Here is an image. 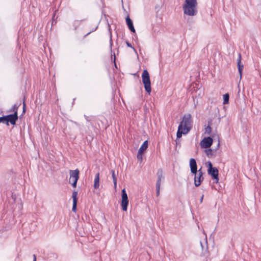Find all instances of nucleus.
<instances>
[{
  "label": "nucleus",
  "mask_w": 261,
  "mask_h": 261,
  "mask_svg": "<svg viewBox=\"0 0 261 261\" xmlns=\"http://www.w3.org/2000/svg\"><path fill=\"white\" fill-rule=\"evenodd\" d=\"M189 166L191 173L195 175L194 185L195 187H197L201 185L204 179L202 167H201L199 170H197V163L195 159L194 158L190 159Z\"/></svg>",
  "instance_id": "obj_1"
},
{
  "label": "nucleus",
  "mask_w": 261,
  "mask_h": 261,
  "mask_svg": "<svg viewBox=\"0 0 261 261\" xmlns=\"http://www.w3.org/2000/svg\"><path fill=\"white\" fill-rule=\"evenodd\" d=\"M197 6V0H185L182 6L184 14L190 16L196 15L198 13Z\"/></svg>",
  "instance_id": "obj_2"
},
{
  "label": "nucleus",
  "mask_w": 261,
  "mask_h": 261,
  "mask_svg": "<svg viewBox=\"0 0 261 261\" xmlns=\"http://www.w3.org/2000/svg\"><path fill=\"white\" fill-rule=\"evenodd\" d=\"M193 120L190 114H185L183 117L181 121L179 124H181L184 130H187V132H189L192 127Z\"/></svg>",
  "instance_id": "obj_3"
},
{
  "label": "nucleus",
  "mask_w": 261,
  "mask_h": 261,
  "mask_svg": "<svg viewBox=\"0 0 261 261\" xmlns=\"http://www.w3.org/2000/svg\"><path fill=\"white\" fill-rule=\"evenodd\" d=\"M142 83L146 92L149 94L151 91L149 74L147 70H144L142 74Z\"/></svg>",
  "instance_id": "obj_4"
},
{
  "label": "nucleus",
  "mask_w": 261,
  "mask_h": 261,
  "mask_svg": "<svg viewBox=\"0 0 261 261\" xmlns=\"http://www.w3.org/2000/svg\"><path fill=\"white\" fill-rule=\"evenodd\" d=\"M79 173L80 171L78 169L73 170H70L69 171V182L74 188L76 187L77 182L79 179Z\"/></svg>",
  "instance_id": "obj_5"
},
{
  "label": "nucleus",
  "mask_w": 261,
  "mask_h": 261,
  "mask_svg": "<svg viewBox=\"0 0 261 261\" xmlns=\"http://www.w3.org/2000/svg\"><path fill=\"white\" fill-rule=\"evenodd\" d=\"M129 200L127 197V194L126 192L125 189H123L121 191V205L122 209L123 211H127V206L128 205Z\"/></svg>",
  "instance_id": "obj_6"
},
{
  "label": "nucleus",
  "mask_w": 261,
  "mask_h": 261,
  "mask_svg": "<svg viewBox=\"0 0 261 261\" xmlns=\"http://www.w3.org/2000/svg\"><path fill=\"white\" fill-rule=\"evenodd\" d=\"M207 174L211 176L214 182L218 183L219 182V171L216 167L207 169Z\"/></svg>",
  "instance_id": "obj_7"
},
{
  "label": "nucleus",
  "mask_w": 261,
  "mask_h": 261,
  "mask_svg": "<svg viewBox=\"0 0 261 261\" xmlns=\"http://www.w3.org/2000/svg\"><path fill=\"white\" fill-rule=\"evenodd\" d=\"M213 143V139L211 137H204L200 143L202 148H208L210 147Z\"/></svg>",
  "instance_id": "obj_8"
},
{
  "label": "nucleus",
  "mask_w": 261,
  "mask_h": 261,
  "mask_svg": "<svg viewBox=\"0 0 261 261\" xmlns=\"http://www.w3.org/2000/svg\"><path fill=\"white\" fill-rule=\"evenodd\" d=\"M9 124L10 123L12 125H15L17 120H18V113L17 111L13 113V114H9L6 115Z\"/></svg>",
  "instance_id": "obj_9"
},
{
  "label": "nucleus",
  "mask_w": 261,
  "mask_h": 261,
  "mask_svg": "<svg viewBox=\"0 0 261 261\" xmlns=\"http://www.w3.org/2000/svg\"><path fill=\"white\" fill-rule=\"evenodd\" d=\"M157 180L155 187L160 186L162 180H164L163 171L162 168H159L156 173Z\"/></svg>",
  "instance_id": "obj_10"
},
{
  "label": "nucleus",
  "mask_w": 261,
  "mask_h": 261,
  "mask_svg": "<svg viewBox=\"0 0 261 261\" xmlns=\"http://www.w3.org/2000/svg\"><path fill=\"white\" fill-rule=\"evenodd\" d=\"M237 66L240 79H241L242 76L244 65L241 63V55L240 54H239L238 58L237 59Z\"/></svg>",
  "instance_id": "obj_11"
},
{
  "label": "nucleus",
  "mask_w": 261,
  "mask_h": 261,
  "mask_svg": "<svg viewBox=\"0 0 261 261\" xmlns=\"http://www.w3.org/2000/svg\"><path fill=\"white\" fill-rule=\"evenodd\" d=\"M125 21L126 24L130 32L136 34V31L134 27L133 22L132 19L130 18L129 15H128L126 18Z\"/></svg>",
  "instance_id": "obj_12"
},
{
  "label": "nucleus",
  "mask_w": 261,
  "mask_h": 261,
  "mask_svg": "<svg viewBox=\"0 0 261 261\" xmlns=\"http://www.w3.org/2000/svg\"><path fill=\"white\" fill-rule=\"evenodd\" d=\"M188 132H187V130H184L182 128L181 124H179L178 126V130L176 133L177 139H179L181 137L182 134H187Z\"/></svg>",
  "instance_id": "obj_13"
},
{
  "label": "nucleus",
  "mask_w": 261,
  "mask_h": 261,
  "mask_svg": "<svg viewBox=\"0 0 261 261\" xmlns=\"http://www.w3.org/2000/svg\"><path fill=\"white\" fill-rule=\"evenodd\" d=\"M93 187L95 189H98L99 187V173L98 172L95 175Z\"/></svg>",
  "instance_id": "obj_14"
},
{
  "label": "nucleus",
  "mask_w": 261,
  "mask_h": 261,
  "mask_svg": "<svg viewBox=\"0 0 261 261\" xmlns=\"http://www.w3.org/2000/svg\"><path fill=\"white\" fill-rule=\"evenodd\" d=\"M148 142L147 140H146L142 143L138 151L144 153L148 148Z\"/></svg>",
  "instance_id": "obj_15"
},
{
  "label": "nucleus",
  "mask_w": 261,
  "mask_h": 261,
  "mask_svg": "<svg viewBox=\"0 0 261 261\" xmlns=\"http://www.w3.org/2000/svg\"><path fill=\"white\" fill-rule=\"evenodd\" d=\"M208 125L205 128V134L210 135L212 132V127L211 126L212 124V120H208L207 121Z\"/></svg>",
  "instance_id": "obj_16"
},
{
  "label": "nucleus",
  "mask_w": 261,
  "mask_h": 261,
  "mask_svg": "<svg viewBox=\"0 0 261 261\" xmlns=\"http://www.w3.org/2000/svg\"><path fill=\"white\" fill-rule=\"evenodd\" d=\"M108 28H109V36H110V46L111 48V50L112 51V47L113 45V40H112V30L111 29V27L109 23H108Z\"/></svg>",
  "instance_id": "obj_17"
},
{
  "label": "nucleus",
  "mask_w": 261,
  "mask_h": 261,
  "mask_svg": "<svg viewBox=\"0 0 261 261\" xmlns=\"http://www.w3.org/2000/svg\"><path fill=\"white\" fill-rule=\"evenodd\" d=\"M111 173H112V178H113L114 186L115 188H116L117 187V177L115 175L114 170H112Z\"/></svg>",
  "instance_id": "obj_18"
},
{
  "label": "nucleus",
  "mask_w": 261,
  "mask_h": 261,
  "mask_svg": "<svg viewBox=\"0 0 261 261\" xmlns=\"http://www.w3.org/2000/svg\"><path fill=\"white\" fill-rule=\"evenodd\" d=\"M0 123L5 124L7 126L9 125L6 115H3V116L0 117Z\"/></svg>",
  "instance_id": "obj_19"
},
{
  "label": "nucleus",
  "mask_w": 261,
  "mask_h": 261,
  "mask_svg": "<svg viewBox=\"0 0 261 261\" xmlns=\"http://www.w3.org/2000/svg\"><path fill=\"white\" fill-rule=\"evenodd\" d=\"M223 104L226 105L229 103V95L228 93H225L223 96Z\"/></svg>",
  "instance_id": "obj_20"
},
{
  "label": "nucleus",
  "mask_w": 261,
  "mask_h": 261,
  "mask_svg": "<svg viewBox=\"0 0 261 261\" xmlns=\"http://www.w3.org/2000/svg\"><path fill=\"white\" fill-rule=\"evenodd\" d=\"M205 152L208 157L213 155V152L211 148H206V149H205Z\"/></svg>",
  "instance_id": "obj_21"
},
{
  "label": "nucleus",
  "mask_w": 261,
  "mask_h": 261,
  "mask_svg": "<svg viewBox=\"0 0 261 261\" xmlns=\"http://www.w3.org/2000/svg\"><path fill=\"white\" fill-rule=\"evenodd\" d=\"M77 192L74 191L72 193V197L73 202H77Z\"/></svg>",
  "instance_id": "obj_22"
},
{
  "label": "nucleus",
  "mask_w": 261,
  "mask_h": 261,
  "mask_svg": "<svg viewBox=\"0 0 261 261\" xmlns=\"http://www.w3.org/2000/svg\"><path fill=\"white\" fill-rule=\"evenodd\" d=\"M84 20H75L74 22H73V25L74 26V30H76L77 28L79 27V26L80 25V23L81 21H83Z\"/></svg>",
  "instance_id": "obj_23"
},
{
  "label": "nucleus",
  "mask_w": 261,
  "mask_h": 261,
  "mask_svg": "<svg viewBox=\"0 0 261 261\" xmlns=\"http://www.w3.org/2000/svg\"><path fill=\"white\" fill-rule=\"evenodd\" d=\"M48 258H53L54 259H57L58 258V255L56 253L50 252L48 254Z\"/></svg>",
  "instance_id": "obj_24"
},
{
  "label": "nucleus",
  "mask_w": 261,
  "mask_h": 261,
  "mask_svg": "<svg viewBox=\"0 0 261 261\" xmlns=\"http://www.w3.org/2000/svg\"><path fill=\"white\" fill-rule=\"evenodd\" d=\"M19 106H17L16 105H14L9 111L8 112L15 113V111H18V108ZM18 113V112H17Z\"/></svg>",
  "instance_id": "obj_25"
},
{
  "label": "nucleus",
  "mask_w": 261,
  "mask_h": 261,
  "mask_svg": "<svg viewBox=\"0 0 261 261\" xmlns=\"http://www.w3.org/2000/svg\"><path fill=\"white\" fill-rule=\"evenodd\" d=\"M143 154V152H140L139 151H138L137 159H138V160L142 161Z\"/></svg>",
  "instance_id": "obj_26"
},
{
  "label": "nucleus",
  "mask_w": 261,
  "mask_h": 261,
  "mask_svg": "<svg viewBox=\"0 0 261 261\" xmlns=\"http://www.w3.org/2000/svg\"><path fill=\"white\" fill-rule=\"evenodd\" d=\"M98 28V25H97L95 28H94L93 29H92V30H91L90 32H89L88 33H87L86 35H84V38H85L87 36H88L89 34H90L91 33L95 31Z\"/></svg>",
  "instance_id": "obj_27"
},
{
  "label": "nucleus",
  "mask_w": 261,
  "mask_h": 261,
  "mask_svg": "<svg viewBox=\"0 0 261 261\" xmlns=\"http://www.w3.org/2000/svg\"><path fill=\"white\" fill-rule=\"evenodd\" d=\"M77 202H73L72 211L73 212H75L76 211V210H77Z\"/></svg>",
  "instance_id": "obj_28"
},
{
  "label": "nucleus",
  "mask_w": 261,
  "mask_h": 261,
  "mask_svg": "<svg viewBox=\"0 0 261 261\" xmlns=\"http://www.w3.org/2000/svg\"><path fill=\"white\" fill-rule=\"evenodd\" d=\"M206 164H207V166L208 167V169H210L211 168H214V167H213L212 163H211V161H208L206 163Z\"/></svg>",
  "instance_id": "obj_29"
},
{
  "label": "nucleus",
  "mask_w": 261,
  "mask_h": 261,
  "mask_svg": "<svg viewBox=\"0 0 261 261\" xmlns=\"http://www.w3.org/2000/svg\"><path fill=\"white\" fill-rule=\"evenodd\" d=\"M160 186L156 187V194L158 196L160 194Z\"/></svg>",
  "instance_id": "obj_30"
},
{
  "label": "nucleus",
  "mask_w": 261,
  "mask_h": 261,
  "mask_svg": "<svg viewBox=\"0 0 261 261\" xmlns=\"http://www.w3.org/2000/svg\"><path fill=\"white\" fill-rule=\"evenodd\" d=\"M125 43L127 45V46H128V47H130L132 48H133V46L132 45L131 43H129L128 41H126Z\"/></svg>",
  "instance_id": "obj_31"
},
{
  "label": "nucleus",
  "mask_w": 261,
  "mask_h": 261,
  "mask_svg": "<svg viewBox=\"0 0 261 261\" xmlns=\"http://www.w3.org/2000/svg\"><path fill=\"white\" fill-rule=\"evenodd\" d=\"M25 103L24 102V101L23 102V110H22V113H24L25 112Z\"/></svg>",
  "instance_id": "obj_32"
},
{
  "label": "nucleus",
  "mask_w": 261,
  "mask_h": 261,
  "mask_svg": "<svg viewBox=\"0 0 261 261\" xmlns=\"http://www.w3.org/2000/svg\"><path fill=\"white\" fill-rule=\"evenodd\" d=\"M113 56H114L113 62L114 63V65H115V67L117 68V65H116V56H115V53H114Z\"/></svg>",
  "instance_id": "obj_33"
},
{
  "label": "nucleus",
  "mask_w": 261,
  "mask_h": 261,
  "mask_svg": "<svg viewBox=\"0 0 261 261\" xmlns=\"http://www.w3.org/2000/svg\"><path fill=\"white\" fill-rule=\"evenodd\" d=\"M84 117H85V119L86 120V121H88V122H89V121H90V119H89V117H88V116H86V115H84Z\"/></svg>",
  "instance_id": "obj_34"
},
{
  "label": "nucleus",
  "mask_w": 261,
  "mask_h": 261,
  "mask_svg": "<svg viewBox=\"0 0 261 261\" xmlns=\"http://www.w3.org/2000/svg\"><path fill=\"white\" fill-rule=\"evenodd\" d=\"M203 197H204V195H202L201 196V198H200V203H202V201H203Z\"/></svg>",
  "instance_id": "obj_35"
},
{
  "label": "nucleus",
  "mask_w": 261,
  "mask_h": 261,
  "mask_svg": "<svg viewBox=\"0 0 261 261\" xmlns=\"http://www.w3.org/2000/svg\"><path fill=\"white\" fill-rule=\"evenodd\" d=\"M132 49H133V50L135 52V53L138 55V53H137V50L134 47H133V48Z\"/></svg>",
  "instance_id": "obj_36"
},
{
  "label": "nucleus",
  "mask_w": 261,
  "mask_h": 261,
  "mask_svg": "<svg viewBox=\"0 0 261 261\" xmlns=\"http://www.w3.org/2000/svg\"><path fill=\"white\" fill-rule=\"evenodd\" d=\"M33 261H36V256L35 254L33 255Z\"/></svg>",
  "instance_id": "obj_37"
},
{
  "label": "nucleus",
  "mask_w": 261,
  "mask_h": 261,
  "mask_svg": "<svg viewBox=\"0 0 261 261\" xmlns=\"http://www.w3.org/2000/svg\"><path fill=\"white\" fill-rule=\"evenodd\" d=\"M220 146V142H218V145H217V148L219 147Z\"/></svg>",
  "instance_id": "obj_38"
},
{
  "label": "nucleus",
  "mask_w": 261,
  "mask_h": 261,
  "mask_svg": "<svg viewBox=\"0 0 261 261\" xmlns=\"http://www.w3.org/2000/svg\"><path fill=\"white\" fill-rule=\"evenodd\" d=\"M74 123H75L76 125H78L77 123V122H74Z\"/></svg>",
  "instance_id": "obj_39"
}]
</instances>
